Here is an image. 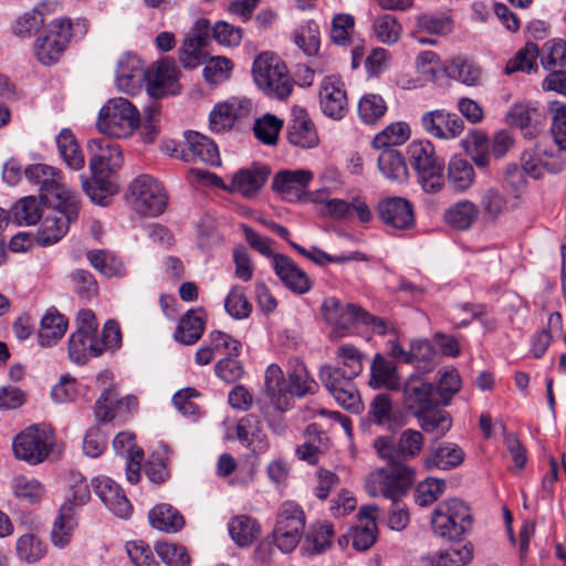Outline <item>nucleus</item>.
Here are the masks:
<instances>
[{
  "instance_id": "21",
  "label": "nucleus",
  "mask_w": 566,
  "mask_h": 566,
  "mask_svg": "<svg viewBox=\"0 0 566 566\" xmlns=\"http://www.w3.org/2000/svg\"><path fill=\"white\" fill-rule=\"evenodd\" d=\"M92 485L96 495L112 513L122 518L130 515V502L114 480L106 476L96 478Z\"/></svg>"
},
{
  "instance_id": "2",
  "label": "nucleus",
  "mask_w": 566,
  "mask_h": 566,
  "mask_svg": "<svg viewBox=\"0 0 566 566\" xmlns=\"http://www.w3.org/2000/svg\"><path fill=\"white\" fill-rule=\"evenodd\" d=\"M413 481V469L400 464L390 469H378L366 480L365 488L370 496H384L392 502L388 520L391 530L402 531L409 523V513L400 499L406 495Z\"/></svg>"
},
{
  "instance_id": "62",
  "label": "nucleus",
  "mask_w": 566,
  "mask_h": 566,
  "mask_svg": "<svg viewBox=\"0 0 566 566\" xmlns=\"http://www.w3.org/2000/svg\"><path fill=\"white\" fill-rule=\"evenodd\" d=\"M224 307L228 314L237 319L247 318L252 311V305L247 298L243 287L238 285L229 292Z\"/></svg>"
},
{
  "instance_id": "41",
  "label": "nucleus",
  "mask_w": 566,
  "mask_h": 566,
  "mask_svg": "<svg viewBox=\"0 0 566 566\" xmlns=\"http://www.w3.org/2000/svg\"><path fill=\"white\" fill-rule=\"evenodd\" d=\"M462 146L478 168L485 169L489 167L491 144L484 133L480 130L471 132L462 140Z\"/></svg>"
},
{
  "instance_id": "29",
  "label": "nucleus",
  "mask_w": 566,
  "mask_h": 566,
  "mask_svg": "<svg viewBox=\"0 0 566 566\" xmlns=\"http://www.w3.org/2000/svg\"><path fill=\"white\" fill-rule=\"evenodd\" d=\"M238 440L253 453H263L269 448L266 434L261 420L255 415L242 417L235 428Z\"/></svg>"
},
{
  "instance_id": "56",
  "label": "nucleus",
  "mask_w": 566,
  "mask_h": 566,
  "mask_svg": "<svg viewBox=\"0 0 566 566\" xmlns=\"http://www.w3.org/2000/svg\"><path fill=\"white\" fill-rule=\"evenodd\" d=\"M387 106L378 94H366L358 103V114L366 124L377 123L386 113Z\"/></svg>"
},
{
  "instance_id": "53",
  "label": "nucleus",
  "mask_w": 566,
  "mask_h": 566,
  "mask_svg": "<svg viewBox=\"0 0 566 566\" xmlns=\"http://www.w3.org/2000/svg\"><path fill=\"white\" fill-rule=\"evenodd\" d=\"M316 382L308 376L306 368L303 365H297L292 371L289 373L286 381V395L291 397H304L312 394Z\"/></svg>"
},
{
  "instance_id": "48",
  "label": "nucleus",
  "mask_w": 566,
  "mask_h": 566,
  "mask_svg": "<svg viewBox=\"0 0 566 566\" xmlns=\"http://www.w3.org/2000/svg\"><path fill=\"white\" fill-rule=\"evenodd\" d=\"M436 355L437 353L429 340H412L408 364L415 365L418 370L426 374L433 369Z\"/></svg>"
},
{
  "instance_id": "31",
  "label": "nucleus",
  "mask_w": 566,
  "mask_h": 566,
  "mask_svg": "<svg viewBox=\"0 0 566 566\" xmlns=\"http://www.w3.org/2000/svg\"><path fill=\"white\" fill-rule=\"evenodd\" d=\"M334 527L328 522H316L306 532L301 551L306 556H315L331 548L334 537Z\"/></svg>"
},
{
  "instance_id": "4",
  "label": "nucleus",
  "mask_w": 566,
  "mask_h": 566,
  "mask_svg": "<svg viewBox=\"0 0 566 566\" xmlns=\"http://www.w3.org/2000/svg\"><path fill=\"white\" fill-rule=\"evenodd\" d=\"M97 128L101 133L123 138L130 136L140 125L137 107L125 97H114L99 109Z\"/></svg>"
},
{
  "instance_id": "8",
  "label": "nucleus",
  "mask_w": 566,
  "mask_h": 566,
  "mask_svg": "<svg viewBox=\"0 0 566 566\" xmlns=\"http://www.w3.org/2000/svg\"><path fill=\"white\" fill-rule=\"evenodd\" d=\"M423 436L420 431L406 429L396 442L391 436H380L374 441L377 454L388 463L384 469H390L397 464L407 465L405 461L420 454L423 448Z\"/></svg>"
},
{
  "instance_id": "13",
  "label": "nucleus",
  "mask_w": 566,
  "mask_h": 566,
  "mask_svg": "<svg viewBox=\"0 0 566 566\" xmlns=\"http://www.w3.org/2000/svg\"><path fill=\"white\" fill-rule=\"evenodd\" d=\"M178 74L176 63L167 59L147 69L146 90L148 95L158 99L168 94H176L178 92Z\"/></svg>"
},
{
  "instance_id": "18",
  "label": "nucleus",
  "mask_w": 566,
  "mask_h": 566,
  "mask_svg": "<svg viewBox=\"0 0 566 566\" xmlns=\"http://www.w3.org/2000/svg\"><path fill=\"white\" fill-rule=\"evenodd\" d=\"M322 312L328 324L337 331L346 332L360 324L364 308L352 303H342L335 297H327L323 301Z\"/></svg>"
},
{
  "instance_id": "11",
  "label": "nucleus",
  "mask_w": 566,
  "mask_h": 566,
  "mask_svg": "<svg viewBox=\"0 0 566 566\" xmlns=\"http://www.w3.org/2000/svg\"><path fill=\"white\" fill-rule=\"evenodd\" d=\"M24 175L30 182L39 186L40 198L48 203L77 195L65 187L61 181L60 171L52 166L44 164L30 165L24 169Z\"/></svg>"
},
{
  "instance_id": "44",
  "label": "nucleus",
  "mask_w": 566,
  "mask_h": 566,
  "mask_svg": "<svg viewBox=\"0 0 566 566\" xmlns=\"http://www.w3.org/2000/svg\"><path fill=\"white\" fill-rule=\"evenodd\" d=\"M74 526L75 522L73 518L72 504L65 503L60 509V514L56 517L51 532V539L54 546L60 548L65 547L71 541Z\"/></svg>"
},
{
  "instance_id": "30",
  "label": "nucleus",
  "mask_w": 566,
  "mask_h": 566,
  "mask_svg": "<svg viewBox=\"0 0 566 566\" xmlns=\"http://www.w3.org/2000/svg\"><path fill=\"white\" fill-rule=\"evenodd\" d=\"M507 123L523 130L524 136L534 138L543 123V113L530 104L516 103L507 113Z\"/></svg>"
},
{
  "instance_id": "39",
  "label": "nucleus",
  "mask_w": 566,
  "mask_h": 566,
  "mask_svg": "<svg viewBox=\"0 0 566 566\" xmlns=\"http://www.w3.org/2000/svg\"><path fill=\"white\" fill-rule=\"evenodd\" d=\"M370 369L371 377L369 385L373 388L379 389L385 387L389 390L399 389L400 382L396 366L391 361L386 360L380 354L374 357Z\"/></svg>"
},
{
  "instance_id": "15",
  "label": "nucleus",
  "mask_w": 566,
  "mask_h": 566,
  "mask_svg": "<svg viewBox=\"0 0 566 566\" xmlns=\"http://www.w3.org/2000/svg\"><path fill=\"white\" fill-rule=\"evenodd\" d=\"M421 126L432 137L453 139L463 132L464 122L457 114L444 109H434L426 112L421 116Z\"/></svg>"
},
{
  "instance_id": "35",
  "label": "nucleus",
  "mask_w": 566,
  "mask_h": 566,
  "mask_svg": "<svg viewBox=\"0 0 566 566\" xmlns=\"http://www.w3.org/2000/svg\"><path fill=\"white\" fill-rule=\"evenodd\" d=\"M205 328V322L201 310L187 311L177 325L175 339L185 345L197 343Z\"/></svg>"
},
{
  "instance_id": "27",
  "label": "nucleus",
  "mask_w": 566,
  "mask_h": 566,
  "mask_svg": "<svg viewBox=\"0 0 566 566\" xmlns=\"http://www.w3.org/2000/svg\"><path fill=\"white\" fill-rule=\"evenodd\" d=\"M293 118L287 128L289 142L301 148H313L318 144L314 123L304 108L293 107Z\"/></svg>"
},
{
  "instance_id": "28",
  "label": "nucleus",
  "mask_w": 566,
  "mask_h": 566,
  "mask_svg": "<svg viewBox=\"0 0 566 566\" xmlns=\"http://www.w3.org/2000/svg\"><path fill=\"white\" fill-rule=\"evenodd\" d=\"M184 157L186 160L198 158L200 161L211 166L221 164L219 149L216 143L209 137L193 130L185 133Z\"/></svg>"
},
{
  "instance_id": "46",
  "label": "nucleus",
  "mask_w": 566,
  "mask_h": 566,
  "mask_svg": "<svg viewBox=\"0 0 566 566\" xmlns=\"http://www.w3.org/2000/svg\"><path fill=\"white\" fill-rule=\"evenodd\" d=\"M242 112H237L233 103L217 104L209 115V128L212 133L221 134L230 130Z\"/></svg>"
},
{
  "instance_id": "47",
  "label": "nucleus",
  "mask_w": 566,
  "mask_h": 566,
  "mask_svg": "<svg viewBox=\"0 0 566 566\" xmlns=\"http://www.w3.org/2000/svg\"><path fill=\"white\" fill-rule=\"evenodd\" d=\"M87 259L96 271L107 277L124 275L125 268L123 262L107 251H88Z\"/></svg>"
},
{
  "instance_id": "64",
  "label": "nucleus",
  "mask_w": 566,
  "mask_h": 566,
  "mask_svg": "<svg viewBox=\"0 0 566 566\" xmlns=\"http://www.w3.org/2000/svg\"><path fill=\"white\" fill-rule=\"evenodd\" d=\"M552 116V136L559 149H566V105L553 102L549 107Z\"/></svg>"
},
{
  "instance_id": "34",
  "label": "nucleus",
  "mask_w": 566,
  "mask_h": 566,
  "mask_svg": "<svg viewBox=\"0 0 566 566\" xmlns=\"http://www.w3.org/2000/svg\"><path fill=\"white\" fill-rule=\"evenodd\" d=\"M102 353L99 340L83 331L74 332L69 339V357L77 365L85 364L88 355L98 356Z\"/></svg>"
},
{
  "instance_id": "25",
  "label": "nucleus",
  "mask_w": 566,
  "mask_h": 566,
  "mask_svg": "<svg viewBox=\"0 0 566 566\" xmlns=\"http://www.w3.org/2000/svg\"><path fill=\"white\" fill-rule=\"evenodd\" d=\"M367 421L395 432L402 426V416L394 408L388 394H377L369 403Z\"/></svg>"
},
{
  "instance_id": "40",
  "label": "nucleus",
  "mask_w": 566,
  "mask_h": 566,
  "mask_svg": "<svg viewBox=\"0 0 566 566\" xmlns=\"http://www.w3.org/2000/svg\"><path fill=\"white\" fill-rule=\"evenodd\" d=\"M475 179V172L472 165L464 158L454 156L448 164L447 180L450 187L463 192L471 187Z\"/></svg>"
},
{
  "instance_id": "33",
  "label": "nucleus",
  "mask_w": 566,
  "mask_h": 566,
  "mask_svg": "<svg viewBox=\"0 0 566 566\" xmlns=\"http://www.w3.org/2000/svg\"><path fill=\"white\" fill-rule=\"evenodd\" d=\"M229 534L232 541L240 547L252 545L261 535V525L252 516L237 515L228 523Z\"/></svg>"
},
{
  "instance_id": "23",
  "label": "nucleus",
  "mask_w": 566,
  "mask_h": 566,
  "mask_svg": "<svg viewBox=\"0 0 566 566\" xmlns=\"http://www.w3.org/2000/svg\"><path fill=\"white\" fill-rule=\"evenodd\" d=\"M311 201L324 203L325 213L336 220L348 219L354 211L361 222H369L373 218L366 202L359 200L347 202L343 199L325 200L323 190L311 193Z\"/></svg>"
},
{
  "instance_id": "49",
  "label": "nucleus",
  "mask_w": 566,
  "mask_h": 566,
  "mask_svg": "<svg viewBox=\"0 0 566 566\" xmlns=\"http://www.w3.org/2000/svg\"><path fill=\"white\" fill-rule=\"evenodd\" d=\"M421 429L434 436V439H441L452 427V419L449 412L444 410L431 409L420 417Z\"/></svg>"
},
{
  "instance_id": "51",
  "label": "nucleus",
  "mask_w": 566,
  "mask_h": 566,
  "mask_svg": "<svg viewBox=\"0 0 566 566\" xmlns=\"http://www.w3.org/2000/svg\"><path fill=\"white\" fill-rule=\"evenodd\" d=\"M479 203L483 217L490 221H495L507 208L505 196L493 187L481 193Z\"/></svg>"
},
{
  "instance_id": "42",
  "label": "nucleus",
  "mask_w": 566,
  "mask_h": 566,
  "mask_svg": "<svg viewBox=\"0 0 566 566\" xmlns=\"http://www.w3.org/2000/svg\"><path fill=\"white\" fill-rule=\"evenodd\" d=\"M42 217V209L34 196L20 199L10 210L8 218L18 226H33Z\"/></svg>"
},
{
  "instance_id": "22",
  "label": "nucleus",
  "mask_w": 566,
  "mask_h": 566,
  "mask_svg": "<svg viewBox=\"0 0 566 566\" xmlns=\"http://www.w3.org/2000/svg\"><path fill=\"white\" fill-rule=\"evenodd\" d=\"M273 268L276 275L287 289L297 294H305L312 287L307 274L287 255H273Z\"/></svg>"
},
{
  "instance_id": "54",
  "label": "nucleus",
  "mask_w": 566,
  "mask_h": 566,
  "mask_svg": "<svg viewBox=\"0 0 566 566\" xmlns=\"http://www.w3.org/2000/svg\"><path fill=\"white\" fill-rule=\"evenodd\" d=\"M538 56V48L532 42H527L525 46L520 50L513 59H511L505 66V73L512 74L517 71L531 73L536 70V60Z\"/></svg>"
},
{
  "instance_id": "63",
  "label": "nucleus",
  "mask_w": 566,
  "mask_h": 566,
  "mask_svg": "<svg viewBox=\"0 0 566 566\" xmlns=\"http://www.w3.org/2000/svg\"><path fill=\"white\" fill-rule=\"evenodd\" d=\"M295 44L306 55H315L319 50L318 25L313 21H308L302 25L295 35Z\"/></svg>"
},
{
  "instance_id": "24",
  "label": "nucleus",
  "mask_w": 566,
  "mask_h": 566,
  "mask_svg": "<svg viewBox=\"0 0 566 566\" xmlns=\"http://www.w3.org/2000/svg\"><path fill=\"white\" fill-rule=\"evenodd\" d=\"M377 512L378 507L376 505H364L359 509V525L353 527L349 532L353 547L356 551L365 552L376 543L378 535L376 524Z\"/></svg>"
},
{
  "instance_id": "50",
  "label": "nucleus",
  "mask_w": 566,
  "mask_h": 566,
  "mask_svg": "<svg viewBox=\"0 0 566 566\" xmlns=\"http://www.w3.org/2000/svg\"><path fill=\"white\" fill-rule=\"evenodd\" d=\"M123 406V398L114 388H106L95 402V417L102 423L112 421Z\"/></svg>"
},
{
  "instance_id": "20",
  "label": "nucleus",
  "mask_w": 566,
  "mask_h": 566,
  "mask_svg": "<svg viewBox=\"0 0 566 566\" xmlns=\"http://www.w3.org/2000/svg\"><path fill=\"white\" fill-rule=\"evenodd\" d=\"M319 105L326 116L342 119L348 109L344 83L331 77L324 78L319 88Z\"/></svg>"
},
{
  "instance_id": "32",
  "label": "nucleus",
  "mask_w": 566,
  "mask_h": 566,
  "mask_svg": "<svg viewBox=\"0 0 566 566\" xmlns=\"http://www.w3.org/2000/svg\"><path fill=\"white\" fill-rule=\"evenodd\" d=\"M265 392L275 411L284 412L290 408L286 395V380L280 366L272 364L265 370Z\"/></svg>"
},
{
  "instance_id": "3",
  "label": "nucleus",
  "mask_w": 566,
  "mask_h": 566,
  "mask_svg": "<svg viewBox=\"0 0 566 566\" xmlns=\"http://www.w3.org/2000/svg\"><path fill=\"white\" fill-rule=\"evenodd\" d=\"M431 527L438 537L461 541L473 525L470 507L459 499H450L438 504L432 512Z\"/></svg>"
},
{
  "instance_id": "59",
  "label": "nucleus",
  "mask_w": 566,
  "mask_h": 566,
  "mask_svg": "<svg viewBox=\"0 0 566 566\" xmlns=\"http://www.w3.org/2000/svg\"><path fill=\"white\" fill-rule=\"evenodd\" d=\"M373 27L377 39L382 43L394 44L400 39L402 28L391 14L376 18Z\"/></svg>"
},
{
  "instance_id": "60",
  "label": "nucleus",
  "mask_w": 566,
  "mask_h": 566,
  "mask_svg": "<svg viewBox=\"0 0 566 566\" xmlns=\"http://www.w3.org/2000/svg\"><path fill=\"white\" fill-rule=\"evenodd\" d=\"M283 122L272 114H266L258 118L254 123L253 132L255 137L266 145H274Z\"/></svg>"
},
{
  "instance_id": "26",
  "label": "nucleus",
  "mask_w": 566,
  "mask_h": 566,
  "mask_svg": "<svg viewBox=\"0 0 566 566\" xmlns=\"http://www.w3.org/2000/svg\"><path fill=\"white\" fill-rule=\"evenodd\" d=\"M464 458V451L457 443L440 442L428 449L423 458V464L428 470H451L460 467Z\"/></svg>"
},
{
  "instance_id": "43",
  "label": "nucleus",
  "mask_w": 566,
  "mask_h": 566,
  "mask_svg": "<svg viewBox=\"0 0 566 566\" xmlns=\"http://www.w3.org/2000/svg\"><path fill=\"white\" fill-rule=\"evenodd\" d=\"M478 212L475 203L469 200H461L446 211L444 219L451 227L458 230H467L476 220Z\"/></svg>"
},
{
  "instance_id": "45",
  "label": "nucleus",
  "mask_w": 566,
  "mask_h": 566,
  "mask_svg": "<svg viewBox=\"0 0 566 566\" xmlns=\"http://www.w3.org/2000/svg\"><path fill=\"white\" fill-rule=\"evenodd\" d=\"M438 385L434 387V396L438 395L439 406H448L453 396L461 389V378L455 368L440 370Z\"/></svg>"
},
{
  "instance_id": "19",
  "label": "nucleus",
  "mask_w": 566,
  "mask_h": 566,
  "mask_svg": "<svg viewBox=\"0 0 566 566\" xmlns=\"http://www.w3.org/2000/svg\"><path fill=\"white\" fill-rule=\"evenodd\" d=\"M210 23L207 19L196 21L191 32L179 49V60L187 69H195L201 63L202 48L207 45Z\"/></svg>"
},
{
  "instance_id": "10",
  "label": "nucleus",
  "mask_w": 566,
  "mask_h": 566,
  "mask_svg": "<svg viewBox=\"0 0 566 566\" xmlns=\"http://www.w3.org/2000/svg\"><path fill=\"white\" fill-rule=\"evenodd\" d=\"M54 206V213L44 219L39 233V240L43 244L57 242L67 232L70 224L78 217L80 200L77 195L55 200Z\"/></svg>"
},
{
  "instance_id": "14",
  "label": "nucleus",
  "mask_w": 566,
  "mask_h": 566,
  "mask_svg": "<svg viewBox=\"0 0 566 566\" xmlns=\"http://www.w3.org/2000/svg\"><path fill=\"white\" fill-rule=\"evenodd\" d=\"M379 219L396 230H409L415 226L412 203L402 197H387L377 205Z\"/></svg>"
},
{
  "instance_id": "9",
  "label": "nucleus",
  "mask_w": 566,
  "mask_h": 566,
  "mask_svg": "<svg viewBox=\"0 0 566 566\" xmlns=\"http://www.w3.org/2000/svg\"><path fill=\"white\" fill-rule=\"evenodd\" d=\"M134 210L145 217L161 214L168 202V196L161 182L149 175L138 176L129 186Z\"/></svg>"
},
{
  "instance_id": "12",
  "label": "nucleus",
  "mask_w": 566,
  "mask_h": 566,
  "mask_svg": "<svg viewBox=\"0 0 566 566\" xmlns=\"http://www.w3.org/2000/svg\"><path fill=\"white\" fill-rule=\"evenodd\" d=\"M402 403L416 417L439 407L433 385L416 375L410 376L403 384Z\"/></svg>"
},
{
  "instance_id": "52",
  "label": "nucleus",
  "mask_w": 566,
  "mask_h": 566,
  "mask_svg": "<svg viewBox=\"0 0 566 566\" xmlns=\"http://www.w3.org/2000/svg\"><path fill=\"white\" fill-rule=\"evenodd\" d=\"M410 136L409 126L406 123H394L377 134L373 140L375 148H394L403 144Z\"/></svg>"
},
{
  "instance_id": "38",
  "label": "nucleus",
  "mask_w": 566,
  "mask_h": 566,
  "mask_svg": "<svg viewBox=\"0 0 566 566\" xmlns=\"http://www.w3.org/2000/svg\"><path fill=\"white\" fill-rule=\"evenodd\" d=\"M378 168L389 180L403 182L408 178L405 158L396 148H382L378 156Z\"/></svg>"
},
{
  "instance_id": "5",
  "label": "nucleus",
  "mask_w": 566,
  "mask_h": 566,
  "mask_svg": "<svg viewBox=\"0 0 566 566\" xmlns=\"http://www.w3.org/2000/svg\"><path fill=\"white\" fill-rule=\"evenodd\" d=\"M55 437L50 426L32 424L15 436L12 448L14 455L29 464L43 462L53 451Z\"/></svg>"
},
{
  "instance_id": "7",
  "label": "nucleus",
  "mask_w": 566,
  "mask_h": 566,
  "mask_svg": "<svg viewBox=\"0 0 566 566\" xmlns=\"http://www.w3.org/2000/svg\"><path fill=\"white\" fill-rule=\"evenodd\" d=\"M408 155L423 190L430 193L441 190L444 184L443 163L436 156L433 145L429 140H415L408 146Z\"/></svg>"
},
{
  "instance_id": "57",
  "label": "nucleus",
  "mask_w": 566,
  "mask_h": 566,
  "mask_svg": "<svg viewBox=\"0 0 566 566\" xmlns=\"http://www.w3.org/2000/svg\"><path fill=\"white\" fill-rule=\"evenodd\" d=\"M17 554L29 564L40 560L45 554V545L34 534H24L17 541Z\"/></svg>"
},
{
  "instance_id": "37",
  "label": "nucleus",
  "mask_w": 566,
  "mask_h": 566,
  "mask_svg": "<svg viewBox=\"0 0 566 566\" xmlns=\"http://www.w3.org/2000/svg\"><path fill=\"white\" fill-rule=\"evenodd\" d=\"M148 520L154 528L166 533H176L185 525L184 516L170 504H158L148 513Z\"/></svg>"
},
{
  "instance_id": "36",
  "label": "nucleus",
  "mask_w": 566,
  "mask_h": 566,
  "mask_svg": "<svg viewBox=\"0 0 566 566\" xmlns=\"http://www.w3.org/2000/svg\"><path fill=\"white\" fill-rule=\"evenodd\" d=\"M67 329V319L56 310H49L41 319L38 333L39 343L42 347H49L57 343Z\"/></svg>"
},
{
  "instance_id": "55",
  "label": "nucleus",
  "mask_w": 566,
  "mask_h": 566,
  "mask_svg": "<svg viewBox=\"0 0 566 566\" xmlns=\"http://www.w3.org/2000/svg\"><path fill=\"white\" fill-rule=\"evenodd\" d=\"M143 82H146V70L138 59L129 60V75H116L117 88L130 95L138 92Z\"/></svg>"
},
{
  "instance_id": "6",
  "label": "nucleus",
  "mask_w": 566,
  "mask_h": 566,
  "mask_svg": "<svg viewBox=\"0 0 566 566\" xmlns=\"http://www.w3.org/2000/svg\"><path fill=\"white\" fill-rule=\"evenodd\" d=\"M252 73L256 85L269 97L285 99L292 93L293 82L279 59L260 55L253 63Z\"/></svg>"
},
{
  "instance_id": "58",
  "label": "nucleus",
  "mask_w": 566,
  "mask_h": 566,
  "mask_svg": "<svg viewBox=\"0 0 566 566\" xmlns=\"http://www.w3.org/2000/svg\"><path fill=\"white\" fill-rule=\"evenodd\" d=\"M450 77L458 78L467 85H475L480 78V69L463 56H457L447 69Z\"/></svg>"
},
{
  "instance_id": "17",
  "label": "nucleus",
  "mask_w": 566,
  "mask_h": 566,
  "mask_svg": "<svg viewBox=\"0 0 566 566\" xmlns=\"http://www.w3.org/2000/svg\"><path fill=\"white\" fill-rule=\"evenodd\" d=\"M312 178L310 170H281L273 178L272 189L285 201H301Z\"/></svg>"
},
{
  "instance_id": "1",
  "label": "nucleus",
  "mask_w": 566,
  "mask_h": 566,
  "mask_svg": "<svg viewBox=\"0 0 566 566\" xmlns=\"http://www.w3.org/2000/svg\"><path fill=\"white\" fill-rule=\"evenodd\" d=\"M87 149L92 180L82 178V188L93 202L107 206L109 198L117 191L109 172L122 166V150L117 143L107 137L88 140Z\"/></svg>"
},
{
  "instance_id": "16",
  "label": "nucleus",
  "mask_w": 566,
  "mask_h": 566,
  "mask_svg": "<svg viewBox=\"0 0 566 566\" xmlns=\"http://www.w3.org/2000/svg\"><path fill=\"white\" fill-rule=\"evenodd\" d=\"M271 175L269 166L253 164L248 168L238 170L227 188L230 192L239 193L247 199L255 198Z\"/></svg>"
},
{
  "instance_id": "61",
  "label": "nucleus",
  "mask_w": 566,
  "mask_h": 566,
  "mask_svg": "<svg viewBox=\"0 0 566 566\" xmlns=\"http://www.w3.org/2000/svg\"><path fill=\"white\" fill-rule=\"evenodd\" d=\"M276 524L293 528L295 532H304L305 514L298 504L284 502L279 510Z\"/></svg>"
}]
</instances>
